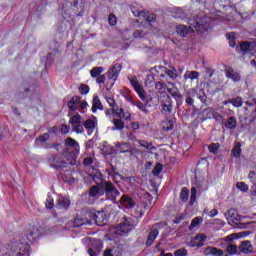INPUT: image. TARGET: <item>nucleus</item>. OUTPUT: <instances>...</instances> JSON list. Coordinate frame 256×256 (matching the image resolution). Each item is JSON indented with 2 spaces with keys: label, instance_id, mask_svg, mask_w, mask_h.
I'll use <instances>...</instances> for the list:
<instances>
[{
  "label": "nucleus",
  "instance_id": "obj_10",
  "mask_svg": "<svg viewBox=\"0 0 256 256\" xmlns=\"http://www.w3.org/2000/svg\"><path fill=\"white\" fill-rule=\"evenodd\" d=\"M87 217H89L88 221L91 223L92 221L96 223V225H102L103 221H105V212H86Z\"/></svg>",
  "mask_w": 256,
  "mask_h": 256
},
{
  "label": "nucleus",
  "instance_id": "obj_28",
  "mask_svg": "<svg viewBox=\"0 0 256 256\" xmlns=\"http://www.w3.org/2000/svg\"><path fill=\"white\" fill-rule=\"evenodd\" d=\"M134 15L135 17H144L147 23H153L156 19L155 14H147L143 11L137 12V14Z\"/></svg>",
  "mask_w": 256,
  "mask_h": 256
},
{
  "label": "nucleus",
  "instance_id": "obj_29",
  "mask_svg": "<svg viewBox=\"0 0 256 256\" xmlns=\"http://www.w3.org/2000/svg\"><path fill=\"white\" fill-rule=\"evenodd\" d=\"M174 125H175V121L169 120L167 118L161 122V127L163 131H172Z\"/></svg>",
  "mask_w": 256,
  "mask_h": 256
},
{
  "label": "nucleus",
  "instance_id": "obj_3",
  "mask_svg": "<svg viewBox=\"0 0 256 256\" xmlns=\"http://www.w3.org/2000/svg\"><path fill=\"white\" fill-rule=\"evenodd\" d=\"M104 189V194L106 197V201H111L112 203H117V198L121 195V192L117 190L115 185L111 182H104L102 184Z\"/></svg>",
  "mask_w": 256,
  "mask_h": 256
},
{
  "label": "nucleus",
  "instance_id": "obj_17",
  "mask_svg": "<svg viewBox=\"0 0 256 256\" xmlns=\"http://www.w3.org/2000/svg\"><path fill=\"white\" fill-rule=\"evenodd\" d=\"M253 49H255L254 43L243 42L240 44V51L242 55H253Z\"/></svg>",
  "mask_w": 256,
  "mask_h": 256
},
{
  "label": "nucleus",
  "instance_id": "obj_35",
  "mask_svg": "<svg viewBox=\"0 0 256 256\" xmlns=\"http://www.w3.org/2000/svg\"><path fill=\"white\" fill-rule=\"evenodd\" d=\"M108 79L106 80V89L107 91H111L113 89V85H115V82L117 81V78H114L113 76L107 75Z\"/></svg>",
  "mask_w": 256,
  "mask_h": 256
},
{
  "label": "nucleus",
  "instance_id": "obj_16",
  "mask_svg": "<svg viewBox=\"0 0 256 256\" xmlns=\"http://www.w3.org/2000/svg\"><path fill=\"white\" fill-rule=\"evenodd\" d=\"M157 237H159V229L154 226L150 229V232L148 234V238L146 240L147 247H151V245L155 243V239H157Z\"/></svg>",
  "mask_w": 256,
  "mask_h": 256
},
{
  "label": "nucleus",
  "instance_id": "obj_47",
  "mask_svg": "<svg viewBox=\"0 0 256 256\" xmlns=\"http://www.w3.org/2000/svg\"><path fill=\"white\" fill-rule=\"evenodd\" d=\"M195 201H197V188L193 187L191 189L190 205H194Z\"/></svg>",
  "mask_w": 256,
  "mask_h": 256
},
{
  "label": "nucleus",
  "instance_id": "obj_9",
  "mask_svg": "<svg viewBox=\"0 0 256 256\" xmlns=\"http://www.w3.org/2000/svg\"><path fill=\"white\" fill-rule=\"evenodd\" d=\"M190 25L196 29L198 33H204L208 31L209 24L207 23V18H198L196 20H190Z\"/></svg>",
  "mask_w": 256,
  "mask_h": 256
},
{
  "label": "nucleus",
  "instance_id": "obj_62",
  "mask_svg": "<svg viewBox=\"0 0 256 256\" xmlns=\"http://www.w3.org/2000/svg\"><path fill=\"white\" fill-rule=\"evenodd\" d=\"M227 39H229V45L230 47H235V36H231V34H226Z\"/></svg>",
  "mask_w": 256,
  "mask_h": 256
},
{
  "label": "nucleus",
  "instance_id": "obj_52",
  "mask_svg": "<svg viewBox=\"0 0 256 256\" xmlns=\"http://www.w3.org/2000/svg\"><path fill=\"white\" fill-rule=\"evenodd\" d=\"M133 105L135 107H137L140 111H143L144 113H147V106H145V104H143V102L137 101Z\"/></svg>",
  "mask_w": 256,
  "mask_h": 256
},
{
  "label": "nucleus",
  "instance_id": "obj_63",
  "mask_svg": "<svg viewBox=\"0 0 256 256\" xmlns=\"http://www.w3.org/2000/svg\"><path fill=\"white\" fill-rule=\"evenodd\" d=\"M69 131H70V128H69V126H67V124H63L61 126L62 135H67V133H69Z\"/></svg>",
  "mask_w": 256,
  "mask_h": 256
},
{
  "label": "nucleus",
  "instance_id": "obj_7",
  "mask_svg": "<svg viewBox=\"0 0 256 256\" xmlns=\"http://www.w3.org/2000/svg\"><path fill=\"white\" fill-rule=\"evenodd\" d=\"M135 227L132 218H126L122 223L115 227L114 233L115 235H127L131 229Z\"/></svg>",
  "mask_w": 256,
  "mask_h": 256
},
{
  "label": "nucleus",
  "instance_id": "obj_60",
  "mask_svg": "<svg viewBox=\"0 0 256 256\" xmlns=\"http://www.w3.org/2000/svg\"><path fill=\"white\" fill-rule=\"evenodd\" d=\"M187 254H188V252H187V249H185V248L176 250L174 252L175 256H187Z\"/></svg>",
  "mask_w": 256,
  "mask_h": 256
},
{
  "label": "nucleus",
  "instance_id": "obj_26",
  "mask_svg": "<svg viewBox=\"0 0 256 256\" xmlns=\"http://www.w3.org/2000/svg\"><path fill=\"white\" fill-rule=\"evenodd\" d=\"M70 206H71V200L65 197L58 198L57 207L59 209H69Z\"/></svg>",
  "mask_w": 256,
  "mask_h": 256
},
{
  "label": "nucleus",
  "instance_id": "obj_18",
  "mask_svg": "<svg viewBox=\"0 0 256 256\" xmlns=\"http://www.w3.org/2000/svg\"><path fill=\"white\" fill-rule=\"evenodd\" d=\"M89 195L95 199H99V197H103L105 195V190L100 185L92 186L89 191Z\"/></svg>",
  "mask_w": 256,
  "mask_h": 256
},
{
  "label": "nucleus",
  "instance_id": "obj_14",
  "mask_svg": "<svg viewBox=\"0 0 256 256\" xmlns=\"http://www.w3.org/2000/svg\"><path fill=\"white\" fill-rule=\"evenodd\" d=\"M81 103V97L80 96H73L70 101L67 103V107L69 109V116L71 117V113H75L77 109L79 108V104Z\"/></svg>",
  "mask_w": 256,
  "mask_h": 256
},
{
  "label": "nucleus",
  "instance_id": "obj_39",
  "mask_svg": "<svg viewBox=\"0 0 256 256\" xmlns=\"http://www.w3.org/2000/svg\"><path fill=\"white\" fill-rule=\"evenodd\" d=\"M228 255H237V245L229 243L226 247Z\"/></svg>",
  "mask_w": 256,
  "mask_h": 256
},
{
  "label": "nucleus",
  "instance_id": "obj_58",
  "mask_svg": "<svg viewBox=\"0 0 256 256\" xmlns=\"http://www.w3.org/2000/svg\"><path fill=\"white\" fill-rule=\"evenodd\" d=\"M106 101L108 105L113 109V111H115V108L117 107V102H115V99L108 97L106 98Z\"/></svg>",
  "mask_w": 256,
  "mask_h": 256
},
{
  "label": "nucleus",
  "instance_id": "obj_5",
  "mask_svg": "<svg viewBox=\"0 0 256 256\" xmlns=\"http://www.w3.org/2000/svg\"><path fill=\"white\" fill-rule=\"evenodd\" d=\"M69 125H71L72 131L74 133H77L78 135L85 133L83 117H81L79 113H76L70 117Z\"/></svg>",
  "mask_w": 256,
  "mask_h": 256
},
{
  "label": "nucleus",
  "instance_id": "obj_45",
  "mask_svg": "<svg viewBox=\"0 0 256 256\" xmlns=\"http://www.w3.org/2000/svg\"><path fill=\"white\" fill-rule=\"evenodd\" d=\"M165 73L168 75V77H170V79H177L178 77L177 69L175 68L166 70Z\"/></svg>",
  "mask_w": 256,
  "mask_h": 256
},
{
  "label": "nucleus",
  "instance_id": "obj_4",
  "mask_svg": "<svg viewBox=\"0 0 256 256\" xmlns=\"http://www.w3.org/2000/svg\"><path fill=\"white\" fill-rule=\"evenodd\" d=\"M71 161V156L67 153H65V156H54L50 159V165L51 167H54V169H57V171H61V169H66V167H69Z\"/></svg>",
  "mask_w": 256,
  "mask_h": 256
},
{
  "label": "nucleus",
  "instance_id": "obj_13",
  "mask_svg": "<svg viewBox=\"0 0 256 256\" xmlns=\"http://www.w3.org/2000/svg\"><path fill=\"white\" fill-rule=\"evenodd\" d=\"M173 111V100L171 99V96L166 95L163 98L162 101V112L165 113V115H169Z\"/></svg>",
  "mask_w": 256,
  "mask_h": 256
},
{
  "label": "nucleus",
  "instance_id": "obj_43",
  "mask_svg": "<svg viewBox=\"0 0 256 256\" xmlns=\"http://www.w3.org/2000/svg\"><path fill=\"white\" fill-rule=\"evenodd\" d=\"M49 137V133H44L43 135H40L35 140L36 145H39V143H45L46 141H49Z\"/></svg>",
  "mask_w": 256,
  "mask_h": 256
},
{
  "label": "nucleus",
  "instance_id": "obj_20",
  "mask_svg": "<svg viewBox=\"0 0 256 256\" xmlns=\"http://www.w3.org/2000/svg\"><path fill=\"white\" fill-rule=\"evenodd\" d=\"M122 69L123 66L121 64H114L112 67L109 68L106 75L114 77L115 79H119V74L121 73Z\"/></svg>",
  "mask_w": 256,
  "mask_h": 256
},
{
  "label": "nucleus",
  "instance_id": "obj_40",
  "mask_svg": "<svg viewBox=\"0 0 256 256\" xmlns=\"http://www.w3.org/2000/svg\"><path fill=\"white\" fill-rule=\"evenodd\" d=\"M226 127L228 129H235V127H237V118H235V117L228 118V120L226 122Z\"/></svg>",
  "mask_w": 256,
  "mask_h": 256
},
{
  "label": "nucleus",
  "instance_id": "obj_34",
  "mask_svg": "<svg viewBox=\"0 0 256 256\" xmlns=\"http://www.w3.org/2000/svg\"><path fill=\"white\" fill-rule=\"evenodd\" d=\"M103 71H105V68L103 67H94L92 68V70L90 71V75L91 77L93 78H96V77H100L101 76V73H103Z\"/></svg>",
  "mask_w": 256,
  "mask_h": 256
},
{
  "label": "nucleus",
  "instance_id": "obj_15",
  "mask_svg": "<svg viewBox=\"0 0 256 256\" xmlns=\"http://www.w3.org/2000/svg\"><path fill=\"white\" fill-rule=\"evenodd\" d=\"M84 129L87 131V135H93L95 128L97 127V118H89L83 121Z\"/></svg>",
  "mask_w": 256,
  "mask_h": 256
},
{
  "label": "nucleus",
  "instance_id": "obj_19",
  "mask_svg": "<svg viewBox=\"0 0 256 256\" xmlns=\"http://www.w3.org/2000/svg\"><path fill=\"white\" fill-rule=\"evenodd\" d=\"M225 73H226V77L228 79H231L232 81H234L235 83L241 81V74L237 71H234L233 68L231 67H228L226 70H225Z\"/></svg>",
  "mask_w": 256,
  "mask_h": 256
},
{
  "label": "nucleus",
  "instance_id": "obj_27",
  "mask_svg": "<svg viewBox=\"0 0 256 256\" xmlns=\"http://www.w3.org/2000/svg\"><path fill=\"white\" fill-rule=\"evenodd\" d=\"M205 255H217V256H223L224 252L221 249H218L216 247H207L204 250Z\"/></svg>",
  "mask_w": 256,
  "mask_h": 256
},
{
  "label": "nucleus",
  "instance_id": "obj_36",
  "mask_svg": "<svg viewBox=\"0 0 256 256\" xmlns=\"http://www.w3.org/2000/svg\"><path fill=\"white\" fill-rule=\"evenodd\" d=\"M232 155H233V157H236V158L241 157V144H240V142H237L234 145V148L232 149Z\"/></svg>",
  "mask_w": 256,
  "mask_h": 256
},
{
  "label": "nucleus",
  "instance_id": "obj_55",
  "mask_svg": "<svg viewBox=\"0 0 256 256\" xmlns=\"http://www.w3.org/2000/svg\"><path fill=\"white\" fill-rule=\"evenodd\" d=\"M127 137H128V141H132L133 143L135 142L139 143V140H137V135L135 134L134 131H130Z\"/></svg>",
  "mask_w": 256,
  "mask_h": 256
},
{
  "label": "nucleus",
  "instance_id": "obj_51",
  "mask_svg": "<svg viewBox=\"0 0 256 256\" xmlns=\"http://www.w3.org/2000/svg\"><path fill=\"white\" fill-rule=\"evenodd\" d=\"M165 84H163L162 82H156L155 83V89L159 92V93H165Z\"/></svg>",
  "mask_w": 256,
  "mask_h": 256
},
{
  "label": "nucleus",
  "instance_id": "obj_30",
  "mask_svg": "<svg viewBox=\"0 0 256 256\" xmlns=\"http://www.w3.org/2000/svg\"><path fill=\"white\" fill-rule=\"evenodd\" d=\"M86 223H91L89 221V216H87V213L85 214V219H83V218H76L74 220V227H83V225H86Z\"/></svg>",
  "mask_w": 256,
  "mask_h": 256
},
{
  "label": "nucleus",
  "instance_id": "obj_41",
  "mask_svg": "<svg viewBox=\"0 0 256 256\" xmlns=\"http://www.w3.org/2000/svg\"><path fill=\"white\" fill-rule=\"evenodd\" d=\"M228 103H231L233 107H242L243 99H241V97H237V98L228 100Z\"/></svg>",
  "mask_w": 256,
  "mask_h": 256
},
{
  "label": "nucleus",
  "instance_id": "obj_11",
  "mask_svg": "<svg viewBox=\"0 0 256 256\" xmlns=\"http://www.w3.org/2000/svg\"><path fill=\"white\" fill-rule=\"evenodd\" d=\"M167 91L175 101H179V99H183V94L179 91V88H177V85L173 82H168Z\"/></svg>",
  "mask_w": 256,
  "mask_h": 256
},
{
  "label": "nucleus",
  "instance_id": "obj_57",
  "mask_svg": "<svg viewBox=\"0 0 256 256\" xmlns=\"http://www.w3.org/2000/svg\"><path fill=\"white\" fill-rule=\"evenodd\" d=\"M78 107L80 109V113H85V111H87V107H89V104H87V101H80Z\"/></svg>",
  "mask_w": 256,
  "mask_h": 256
},
{
  "label": "nucleus",
  "instance_id": "obj_44",
  "mask_svg": "<svg viewBox=\"0 0 256 256\" xmlns=\"http://www.w3.org/2000/svg\"><path fill=\"white\" fill-rule=\"evenodd\" d=\"M236 187L239 191H242V193H247V191H249V186L245 182H237Z\"/></svg>",
  "mask_w": 256,
  "mask_h": 256
},
{
  "label": "nucleus",
  "instance_id": "obj_38",
  "mask_svg": "<svg viewBox=\"0 0 256 256\" xmlns=\"http://www.w3.org/2000/svg\"><path fill=\"white\" fill-rule=\"evenodd\" d=\"M201 223H203V220L199 217H195L191 221V224L189 226L190 231H193L195 229V227H199V225H201Z\"/></svg>",
  "mask_w": 256,
  "mask_h": 256
},
{
  "label": "nucleus",
  "instance_id": "obj_6",
  "mask_svg": "<svg viewBox=\"0 0 256 256\" xmlns=\"http://www.w3.org/2000/svg\"><path fill=\"white\" fill-rule=\"evenodd\" d=\"M128 79L130 81V85H132L133 89L136 91L141 101H147V92L145 91V88H143V84L139 82L137 77L130 76L128 77Z\"/></svg>",
  "mask_w": 256,
  "mask_h": 256
},
{
  "label": "nucleus",
  "instance_id": "obj_21",
  "mask_svg": "<svg viewBox=\"0 0 256 256\" xmlns=\"http://www.w3.org/2000/svg\"><path fill=\"white\" fill-rule=\"evenodd\" d=\"M116 148L119 153H130V155H133V152L131 151V144L127 142H117Z\"/></svg>",
  "mask_w": 256,
  "mask_h": 256
},
{
  "label": "nucleus",
  "instance_id": "obj_12",
  "mask_svg": "<svg viewBox=\"0 0 256 256\" xmlns=\"http://www.w3.org/2000/svg\"><path fill=\"white\" fill-rule=\"evenodd\" d=\"M118 203L125 209H133L135 207V200L127 194L122 195Z\"/></svg>",
  "mask_w": 256,
  "mask_h": 256
},
{
  "label": "nucleus",
  "instance_id": "obj_37",
  "mask_svg": "<svg viewBox=\"0 0 256 256\" xmlns=\"http://www.w3.org/2000/svg\"><path fill=\"white\" fill-rule=\"evenodd\" d=\"M180 199L181 201H183V203H187L189 199V189H187L186 187L182 188L180 192Z\"/></svg>",
  "mask_w": 256,
  "mask_h": 256
},
{
  "label": "nucleus",
  "instance_id": "obj_24",
  "mask_svg": "<svg viewBox=\"0 0 256 256\" xmlns=\"http://www.w3.org/2000/svg\"><path fill=\"white\" fill-rule=\"evenodd\" d=\"M240 251L246 255L253 253V245L251 244V241H243L240 245Z\"/></svg>",
  "mask_w": 256,
  "mask_h": 256
},
{
  "label": "nucleus",
  "instance_id": "obj_1",
  "mask_svg": "<svg viewBox=\"0 0 256 256\" xmlns=\"http://www.w3.org/2000/svg\"><path fill=\"white\" fill-rule=\"evenodd\" d=\"M39 235V228L29 225L22 233L19 242H12L8 245L6 256H29L30 245Z\"/></svg>",
  "mask_w": 256,
  "mask_h": 256
},
{
  "label": "nucleus",
  "instance_id": "obj_2",
  "mask_svg": "<svg viewBox=\"0 0 256 256\" xmlns=\"http://www.w3.org/2000/svg\"><path fill=\"white\" fill-rule=\"evenodd\" d=\"M65 145L67 147L65 153L71 157L69 163L71 164V166L76 165L77 157H78L79 151H80L79 142H77V140H75L71 137H67L65 140Z\"/></svg>",
  "mask_w": 256,
  "mask_h": 256
},
{
  "label": "nucleus",
  "instance_id": "obj_8",
  "mask_svg": "<svg viewBox=\"0 0 256 256\" xmlns=\"http://www.w3.org/2000/svg\"><path fill=\"white\" fill-rule=\"evenodd\" d=\"M225 219L228 221L229 225L235 226L241 223V215L235 209H229L224 213Z\"/></svg>",
  "mask_w": 256,
  "mask_h": 256
},
{
  "label": "nucleus",
  "instance_id": "obj_22",
  "mask_svg": "<svg viewBox=\"0 0 256 256\" xmlns=\"http://www.w3.org/2000/svg\"><path fill=\"white\" fill-rule=\"evenodd\" d=\"M207 240V236L205 234L196 235L194 240L191 242L192 247H203L205 245V241Z\"/></svg>",
  "mask_w": 256,
  "mask_h": 256
},
{
  "label": "nucleus",
  "instance_id": "obj_32",
  "mask_svg": "<svg viewBox=\"0 0 256 256\" xmlns=\"http://www.w3.org/2000/svg\"><path fill=\"white\" fill-rule=\"evenodd\" d=\"M184 79H191V81H195V79H199V72L187 70L184 74Z\"/></svg>",
  "mask_w": 256,
  "mask_h": 256
},
{
  "label": "nucleus",
  "instance_id": "obj_59",
  "mask_svg": "<svg viewBox=\"0 0 256 256\" xmlns=\"http://www.w3.org/2000/svg\"><path fill=\"white\" fill-rule=\"evenodd\" d=\"M55 203L53 201V198L51 196H48L46 199V209H51L54 207Z\"/></svg>",
  "mask_w": 256,
  "mask_h": 256
},
{
  "label": "nucleus",
  "instance_id": "obj_31",
  "mask_svg": "<svg viewBox=\"0 0 256 256\" xmlns=\"http://www.w3.org/2000/svg\"><path fill=\"white\" fill-rule=\"evenodd\" d=\"M112 123L114 125L113 131H123L125 129V123L121 119H114Z\"/></svg>",
  "mask_w": 256,
  "mask_h": 256
},
{
  "label": "nucleus",
  "instance_id": "obj_23",
  "mask_svg": "<svg viewBox=\"0 0 256 256\" xmlns=\"http://www.w3.org/2000/svg\"><path fill=\"white\" fill-rule=\"evenodd\" d=\"M176 32L178 33V35H180V37H187L189 33H193V29L191 28V26L178 25L176 27Z\"/></svg>",
  "mask_w": 256,
  "mask_h": 256
},
{
  "label": "nucleus",
  "instance_id": "obj_56",
  "mask_svg": "<svg viewBox=\"0 0 256 256\" xmlns=\"http://www.w3.org/2000/svg\"><path fill=\"white\" fill-rule=\"evenodd\" d=\"M108 22L111 27H115V25H117V17H115L114 14H110L108 16Z\"/></svg>",
  "mask_w": 256,
  "mask_h": 256
},
{
  "label": "nucleus",
  "instance_id": "obj_33",
  "mask_svg": "<svg viewBox=\"0 0 256 256\" xmlns=\"http://www.w3.org/2000/svg\"><path fill=\"white\" fill-rule=\"evenodd\" d=\"M94 183H96V185H99L100 187H103V183H108L107 181H103V175L101 174V172L96 173L93 177H92Z\"/></svg>",
  "mask_w": 256,
  "mask_h": 256
},
{
  "label": "nucleus",
  "instance_id": "obj_61",
  "mask_svg": "<svg viewBox=\"0 0 256 256\" xmlns=\"http://www.w3.org/2000/svg\"><path fill=\"white\" fill-rule=\"evenodd\" d=\"M79 91H80L81 95H87V93H89V86L81 85L79 88Z\"/></svg>",
  "mask_w": 256,
  "mask_h": 256
},
{
  "label": "nucleus",
  "instance_id": "obj_46",
  "mask_svg": "<svg viewBox=\"0 0 256 256\" xmlns=\"http://www.w3.org/2000/svg\"><path fill=\"white\" fill-rule=\"evenodd\" d=\"M219 143H213L210 146H208V150L210 153H213L214 155H217V152L219 151Z\"/></svg>",
  "mask_w": 256,
  "mask_h": 256
},
{
  "label": "nucleus",
  "instance_id": "obj_54",
  "mask_svg": "<svg viewBox=\"0 0 256 256\" xmlns=\"http://www.w3.org/2000/svg\"><path fill=\"white\" fill-rule=\"evenodd\" d=\"M212 117H213V119H215V121H217V123H223V116H221V114H219V112L213 111Z\"/></svg>",
  "mask_w": 256,
  "mask_h": 256
},
{
  "label": "nucleus",
  "instance_id": "obj_48",
  "mask_svg": "<svg viewBox=\"0 0 256 256\" xmlns=\"http://www.w3.org/2000/svg\"><path fill=\"white\" fill-rule=\"evenodd\" d=\"M138 143L144 149H153V144L145 140H138Z\"/></svg>",
  "mask_w": 256,
  "mask_h": 256
},
{
  "label": "nucleus",
  "instance_id": "obj_25",
  "mask_svg": "<svg viewBox=\"0 0 256 256\" xmlns=\"http://www.w3.org/2000/svg\"><path fill=\"white\" fill-rule=\"evenodd\" d=\"M98 109H100V111H103V104H101V100L99 99V96L94 95L92 100V112L97 113Z\"/></svg>",
  "mask_w": 256,
  "mask_h": 256
},
{
  "label": "nucleus",
  "instance_id": "obj_50",
  "mask_svg": "<svg viewBox=\"0 0 256 256\" xmlns=\"http://www.w3.org/2000/svg\"><path fill=\"white\" fill-rule=\"evenodd\" d=\"M114 114H116V116H118L120 119H125V110H123V108H118L116 107L114 110Z\"/></svg>",
  "mask_w": 256,
  "mask_h": 256
},
{
  "label": "nucleus",
  "instance_id": "obj_49",
  "mask_svg": "<svg viewBox=\"0 0 256 256\" xmlns=\"http://www.w3.org/2000/svg\"><path fill=\"white\" fill-rule=\"evenodd\" d=\"M161 171H163V165L157 164L152 170V175H154V177H159Z\"/></svg>",
  "mask_w": 256,
  "mask_h": 256
},
{
  "label": "nucleus",
  "instance_id": "obj_53",
  "mask_svg": "<svg viewBox=\"0 0 256 256\" xmlns=\"http://www.w3.org/2000/svg\"><path fill=\"white\" fill-rule=\"evenodd\" d=\"M145 35H147V32L143 31V30H136L133 33V37L135 39H141V37H145Z\"/></svg>",
  "mask_w": 256,
  "mask_h": 256
},
{
  "label": "nucleus",
  "instance_id": "obj_64",
  "mask_svg": "<svg viewBox=\"0 0 256 256\" xmlns=\"http://www.w3.org/2000/svg\"><path fill=\"white\" fill-rule=\"evenodd\" d=\"M83 165H86V166L93 165V157L84 158Z\"/></svg>",
  "mask_w": 256,
  "mask_h": 256
},
{
  "label": "nucleus",
  "instance_id": "obj_42",
  "mask_svg": "<svg viewBox=\"0 0 256 256\" xmlns=\"http://www.w3.org/2000/svg\"><path fill=\"white\" fill-rule=\"evenodd\" d=\"M146 87H153L155 85V77L151 74H148L145 79Z\"/></svg>",
  "mask_w": 256,
  "mask_h": 256
}]
</instances>
